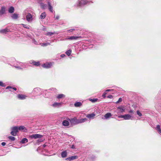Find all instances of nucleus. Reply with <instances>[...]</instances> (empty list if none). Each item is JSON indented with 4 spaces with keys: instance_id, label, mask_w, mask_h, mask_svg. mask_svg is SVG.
<instances>
[{
    "instance_id": "f257e3e1",
    "label": "nucleus",
    "mask_w": 161,
    "mask_h": 161,
    "mask_svg": "<svg viewBox=\"0 0 161 161\" xmlns=\"http://www.w3.org/2000/svg\"><path fill=\"white\" fill-rule=\"evenodd\" d=\"M55 90H56V89L55 88H53L48 90H45L43 92L42 90L39 87H36L34 88L33 89V90L32 92V93L33 95L35 96H36L41 95L42 92L43 93L46 94L47 93L50 92V91H54Z\"/></svg>"
},
{
    "instance_id": "f03ea898",
    "label": "nucleus",
    "mask_w": 161,
    "mask_h": 161,
    "mask_svg": "<svg viewBox=\"0 0 161 161\" xmlns=\"http://www.w3.org/2000/svg\"><path fill=\"white\" fill-rule=\"evenodd\" d=\"M11 129V131L10 134L11 135L14 136L17 135V133L19 131L24 130V132H26L27 131L26 129L24 126H13L12 127Z\"/></svg>"
},
{
    "instance_id": "7ed1b4c3",
    "label": "nucleus",
    "mask_w": 161,
    "mask_h": 161,
    "mask_svg": "<svg viewBox=\"0 0 161 161\" xmlns=\"http://www.w3.org/2000/svg\"><path fill=\"white\" fill-rule=\"evenodd\" d=\"M67 120H69L70 122V126H72L80 124L79 119H78L76 117L70 119L68 118Z\"/></svg>"
},
{
    "instance_id": "20e7f679",
    "label": "nucleus",
    "mask_w": 161,
    "mask_h": 161,
    "mask_svg": "<svg viewBox=\"0 0 161 161\" xmlns=\"http://www.w3.org/2000/svg\"><path fill=\"white\" fill-rule=\"evenodd\" d=\"M88 1L86 0H78L77 5L78 7H82L87 4Z\"/></svg>"
},
{
    "instance_id": "39448f33",
    "label": "nucleus",
    "mask_w": 161,
    "mask_h": 161,
    "mask_svg": "<svg viewBox=\"0 0 161 161\" xmlns=\"http://www.w3.org/2000/svg\"><path fill=\"white\" fill-rule=\"evenodd\" d=\"M119 118H123L125 120L132 119L133 117L129 114H127L124 115H120L118 116Z\"/></svg>"
},
{
    "instance_id": "423d86ee",
    "label": "nucleus",
    "mask_w": 161,
    "mask_h": 161,
    "mask_svg": "<svg viewBox=\"0 0 161 161\" xmlns=\"http://www.w3.org/2000/svg\"><path fill=\"white\" fill-rule=\"evenodd\" d=\"M11 29V28H10L9 26H8L6 28L0 30V33L6 34L7 32H12V31L10 30Z\"/></svg>"
},
{
    "instance_id": "0eeeda50",
    "label": "nucleus",
    "mask_w": 161,
    "mask_h": 161,
    "mask_svg": "<svg viewBox=\"0 0 161 161\" xmlns=\"http://www.w3.org/2000/svg\"><path fill=\"white\" fill-rule=\"evenodd\" d=\"M52 66V64L51 62H47L42 65V66L43 68L46 69L50 68H51Z\"/></svg>"
},
{
    "instance_id": "6e6552de",
    "label": "nucleus",
    "mask_w": 161,
    "mask_h": 161,
    "mask_svg": "<svg viewBox=\"0 0 161 161\" xmlns=\"http://www.w3.org/2000/svg\"><path fill=\"white\" fill-rule=\"evenodd\" d=\"M78 156L76 155L70 157H68L65 158V160L67 161H71L76 159L78 158Z\"/></svg>"
},
{
    "instance_id": "1a4fd4ad",
    "label": "nucleus",
    "mask_w": 161,
    "mask_h": 161,
    "mask_svg": "<svg viewBox=\"0 0 161 161\" xmlns=\"http://www.w3.org/2000/svg\"><path fill=\"white\" fill-rule=\"evenodd\" d=\"M42 136L39 134H33L30 136V137L32 138H39L42 137Z\"/></svg>"
},
{
    "instance_id": "9d476101",
    "label": "nucleus",
    "mask_w": 161,
    "mask_h": 161,
    "mask_svg": "<svg viewBox=\"0 0 161 161\" xmlns=\"http://www.w3.org/2000/svg\"><path fill=\"white\" fill-rule=\"evenodd\" d=\"M26 19L28 22L32 21L33 18L32 15L30 13L28 14L26 16Z\"/></svg>"
},
{
    "instance_id": "9b49d317",
    "label": "nucleus",
    "mask_w": 161,
    "mask_h": 161,
    "mask_svg": "<svg viewBox=\"0 0 161 161\" xmlns=\"http://www.w3.org/2000/svg\"><path fill=\"white\" fill-rule=\"evenodd\" d=\"M30 63L33 64L36 66H39L40 65V62L39 61H36L34 60H31L30 61Z\"/></svg>"
},
{
    "instance_id": "f8f14e48",
    "label": "nucleus",
    "mask_w": 161,
    "mask_h": 161,
    "mask_svg": "<svg viewBox=\"0 0 161 161\" xmlns=\"http://www.w3.org/2000/svg\"><path fill=\"white\" fill-rule=\"evenodd\" d=\"M69 120H67H67H63L62 122L63 125L64 126H69Z\"/></svg>"
},
{
    "instance_id": "ddd939ff",
    "label": "nucleus",
    "mask_w": 161,
    "mask_h": 161,
    "mask_svg": "<svg viewBox=\"0 0 161 161\" xmlns=\"http://www.w3.org/2000/svg\"><path fill=\"white\" fill-rule=\"evenodd\" d=\"M80 37V36H72L66 38V39L69 40H77Z\"/></svg>"
},
{
    "instance_id": "4468645a",
    "label": "nucleus",
    "mask_w": 161,
    "mask_h": 161,
    "mask_svg": "<svg viewBox=\"0 0 161 161\" xmlns=\"http://www.w3.org/2000/svg\"><path fill=\"white\" fill-rule=\"evenodd\" d=\"M5 13V8L4 7H2L0 10V16L2 15Z\"/></svg>"
},
{
    "instance_id": "2eb2a0df",
    "label": "nucleus",
    "mask_w": 161,
    "mask_h": 161,
    "mask_svg": "<svg viewBox=\"0 0 161 161\" xmlns=\"http://www.w3.org/2000/svg\"><path fill=\"white\" fill-rule=\"evenodd\" d=\"M46 16V14L45 12L42 13L40 16L39 19L41 20L44 19Z\"/></svg>"
},
{
    "instance_id": "dca6fc26",
    "label": "nucleus",
    "mask_w": 161,
    "mask_h": 161,
    "mask_svg": "<svg viewBox=\"0 0 161 161\" xmlns=\"http://www.w3.org/2000/svg\"><path fill=\"white\" fill-rule=\"evenodd\" d=\"M26 96L22 94H19L17 96V97L19 99L24 100L26 98Z\"/></svg>"
},
{
    "instance_id": "f3484780",
    "label": "nucleus",
    "mask_w": 161,
    "mask_h": 161,
    "mask_svg": "<svg viewBox=\"0 0 161 161\" xmlns=\"http://www.w3.org/2000/svg\"><path fill=\"white\" fill-rule=\"evenodd\" d=\"M67 155V153L66 151L65 150L63 151H62L61 153V156L62 158H66Z\"/></svg>"
},
{
    "instance_id": "a211bd4d",
    "label": "nucleus",
    "mask_w": 161,
    "mask_h": 161,
    "mask_svg": "<svg viewBox=\"0 0 161 161\" xmlns=\"http://www.w3.org/2000/svg\"><path fill=\"white\" fill-rule=\"evenodd\" d=\"M62 103H56L55 102L52 105V106L54 107H59L61 106Z\"/></svg>"
},
{
    "instance_id": "6ab92c4d",
    "label": "nucleus",
    "mask_w": 161,
    "mask_h": 161,
    "mask_svg": "<svg viewBox=\"0 0 161 161\" xmlns=\"http://www.w3.org/2000/svg\"><path fill=\"white\" fill-rule=\"evenodd\" d=\"M112 114L110 113L106 114L104 116V119H108L110 118L112 116Z\"/></svg>"
},
{
    "instance_id": "aec40b11",
    "label": "nucleus",
    "mask_w": 161,
    "mask_h": 161,
    "mask_svg": "<svg viewBox=\"0 0 161 161\" xmlns=\"http://www.w3.org/2000/svg\"><path fill=\"white\" fill-rule=\"evenodd\" d=\"M95 116V114L94 113H92L91 114H88L86 115V117L89 119L93 118V117Z\"/></svg>"
},
{
    "instance_id": "412c9836",
    "label": "nucleus",
    "mask_w": 161,
    "mask_h": 161,
    "mask_svg": "<svg viewBox=\"0 0 161 161\" xmlns=\"http://www.w3.org/2000/svg\"><path fill=\"white\" fill-rule=\"evenodd\" d=\"M10 89L9 91L11 92H13V90L14 91L17 90V88L15 87H12L10 86H8L6 88V89Z\"/></svg>"
},
{
    "instance_id": "4be33fe9",
    "label": "nucleus",
    "mask_w": 161,
    "mask_h": 161,
    "mask_svg": "<svg viewBox=\"0 0 161 161\" xmlns=\"http://www.w3.org/2000/svg\"><path fill=\"white\" fill-rule=\"evenodd\" d=\"M117 109L119 110V111L121 113H123L125 110V109H124L123 107L122 106L118 107L117 108Z\"/></svg>"
},
{
    "instance_id": "5701e85b",
    "label": "nucleus",
    "mask_w": 161,
    "mask_h": 161,
    "mask_svg": "<svg viewBox=\"0 0 161 161\" xmlns=\"http://www.w3.org/2000/svg\"><path fill=\"white\" fill-rule=\"evenodd\" d=\"M82 105V103L80 102H76L74 104V106L75 107H79Z\"/></svg>"
},
{
    "instance_id": "b1692460",
    "label": "nucleus",
    "mask_w": 161,
    "mask_h": 161,
    "mask_svg": "<svg viewBox=\"0 0 161 161\" xmlns=\"http://www.w3.org/2000/svg\"><path fill=\"white\" fill-rule=\"evenodd\" d=\"M48 8L49 10L52 12H53V8L51 6L50 3L48 2Z\"/></svg>"
},
{
    "instance_id": "393cba45",
    "label": "nucleus",
    "mask_w": 161,
    "mask_h": 161,
    "mask_svg": "<svg viewBox=\"0 0 161 161\" xmlns=\"http://www.w3.org/2000/svg\"><path fill=\"white\" fill-rule=\"evenodd\" d=\"M14 8L13 6L10 7L8 9V12L10 13H12L14 11Z\"/></svg>"
},
{
    "instance_id": "a878e982",
    "label": "nucleus",
    "mask_w": 161,
    "mask_h": 161,
    "mask_svg": "<svg viewBox=\"0 0 161 161\" xmlns=\"http://www.w3.org/2000/svg\"><path fill=\"white\" fill-rule=\"evenodd\" d=\"M12 18L13 19H16L18 18V15L16 14H14L11 16Z\"/></svg>"
},
{
    "instance_id": "bb28decb",
    "label": "nucleus",
    "mask_w": 161,
    "mask_h": 161,
    "mask_svg": "<svg viewBox=\"0 0 161 161\" xmlns=\"http://www.w3.org/2000/svg\"><path fill=\"white\" fill-rule=\"evenodd\" d=\"M79 119L80 124L83 123L87 120V119L86 118L83 119Z\"/></svg>"
},
{
    "instance_id": "cd10ccee",
    "label": "nucleus",
    "mask_w": 161,
    "mask_h": 161,
    "mask_svg": "<svg viewBox=\"0 0 161 161\" xmlns=\"http://www.w3.org/2000/svg\"><path fill=\"white\" fill-rule=\"evenodd\" d=\"M28 142V140L27 139L25 138H23L22 139L21 141V143L24 144Z\"/></svg>"
},
{
    "instance_id": "c85d7f7f",
    "label": "nucleus",
    "mask_w": 161,
    "mask_h": 161,
    "mask_svg": "<svg viewBox=\"0 0 161 161\" xmlns=\"http://www.w3.org/2000/svg\"><path fill=\"white\" fill-rule=\"evenodd\" d=\"M89 100L93 103H94L95 102L97 101L98 100V98H90L89 99Z\"/></svg>"
},
{
    "instance_id": "c756f323",
    "label": "nucleus",
    "mask_w": 161,
    "mask_h": 161,
    "mask_svg": "<svg viewBox=\"0 0 161 161\" xmlns=\"http://www.w3.org/2000/svg\"><path fill=\"white\" fill-rule=\"evenodd\" d=\"M156 129L159 133H161V129L159 125H157Z\"/></svg>"
},
{
    "instance_id": "7c9ffc66",
    "label": "nucleus",
    "mask_w": 161,
    "mask_h": 161,
    "mask_svg": "<svg viewBox=\"0 0 161 161\" xmlns=\"http://www.w3.org/2000/svg\"><path fill=\"white\" fill-rule=\"evenodd\" d=\"M72 52V50L71 49H69L65 53L66 55H67L68 56H69Z\"/></svg>"
},
{
    "instance_id": "2f4dec72",
    "label": "nucleus",
    "mask_w": 161,
    "mask_h": 161,
    "mask_svg": "<svg viewBox=\"0 0 161 161\" xmlns=\"http://www.w3.org/2000/svg\"><path fill=\"white\" fill-rule=\"evenodd\" d=\"M50 45V43H48V42H45V43H42L41 44V45L42 46V47H45L47 46L48 45Z\"/></svg>"
},
{
    "instance_id": "473e14b6",
    "label": "nucleus",
    "mask_w": 161,
    "mask_h": 161,
    "mask_svg": "<svg viewBox=\"0 0 161 161\" xmlns=\"http://www.w3.org/2000/svg\"><path fill=\"white\" fill-rule=\"evenodd\" d=\"M23 63H19V65H20L19 66H14V67L18 69H23V68L21 67L22 64H23Z\"/></svg>"
},
{
    "instance_id": "72a5a7b5",
    "label": "nucleus",
    "mask_w": 161,
    "mask_h": 161,
    "mask_svg": "<svg viewBox=\"0 0 161 161\" xmlns=\"http://www.w3.org/2000/svg\"><path fill=\"white\" fill-rule=\"evenodd\" d=\"M41 6L42 8L44 9L47 8V5L46 4H44L43 3H42L41 4Z\"/></svg>"
},
{
    "instance_id": "f704fd0d",
    "label": "nucleus",
    "mask_w": 161,
    "mask_h": 161,
    "mask_svg": "<svg viewBox=\"0 0 161 161\" xmlns=\"http://www.w3.org/2000/svg\"><path fill=\"white\" fill-rule=\"evenodd\" d=\"M21 25H22L23 26V27L25 28H26L27 29H30V26L29 25L24 24H21Z\"/></svg>"
},
{
    "instance_id": "c9c22d12",
    "label": "nucleus",
    "mask_w": 161,
    "mask_h": 161,
    "mask_svg": "<svg viewBox=\"0 0 161 161\" xmlns=\"http://www.w3.org/2000/svg\"><path fill=\"white\" fill-rule=\"evenodd\" d=\"M56 33L55 32H47L46 35H48L50 36H51L52 35H53V34H56Z\"/></svg>"
},
{
    "instance_id": "e433bc0d",
    "label": "nucleus",
    "mask_w": 161,
    "mask_h": 161,
    "mask_svg": "<svg viewBox=\"0 0 161 161\" xmlns=\"http://www.w3.org/2000/svg\"><path fill=\"white\" fill-rule=\"evenodd\" d=\"M8 138L11 141H14L15 140V138L14 137L11 136H8Z\"/></svg>"
},
{
    "instance_id": "4c0bfd02",
    "label": "nucleus",
    "mask_w": 161,
    "mask_h": 161,
    "mask_svg": "<svg viewBox=\"0 0 161 161\" xmlns=\"http://www.w3.org/2000/svg\"><path fill=\"white\" fill-rule=\"evenodd\" d=\"M32 43H33L34 44H35V45H38V42L36 41L35 39L34 38H33L32 39Z\"/></svg>"
},
{
    "instance_id": "58836bf2",
    "label": "nucleus",
    "mask_w": 161,
    "mask_h": 161,
    "mask_svg": "<svg viewBox=\"0 0 161 161\" xmlns=\"http://www.w3.org/2000/svg\"><path fill=\"white\" fill-rule=\"evenodd\" d=\"M26 37L27 38H29L31 39H32L33 38L32 35L30 34H27L26 35Z\"/></svg>"
},
{
    "instance_id": "ea45409f",
    "label": "nucleus",
    "mask_w": 161,
    "mask_h": 161,
    "mask_svg": "<svg viewBox=\"0 0 161 161\" xmlns=\"http://www.w3.org/2000/svg\"><path fill=\"white\" fill-rule=\"evenodd\" d=\"M64 94H60L58 95L57 96V98L58 99H60V98H61L62 97H64Z\"/></svg>"
},
{
    "instance_id": "a19ab883",
    "label": "nucleus",
    "mask_w": 161,
    "mask_h": 161,
    "mask_svg": "<svg viewBox=\"0 0 161 161\" xmlns=\"http://www.w3.org/2000/svg\"><path fill=\"white\" fill-rule=\"evenodd\" d=\"M0 86L4 87L5 86V85L2 81H0Z\"/></svg>"
},
{
    "instance_id": "79ce46f5",
    "label": "nucleus",
    "mask_w": 161,
    "mask_h": 161,
    "mask_svg": "<svg viewBox=\"0 0 161 161\" xmlns=\"http://www.w3.org/2000/svg\"><path fill=\"white\" fill-rule=\"evenodd\" d=\"M137 114L139 116H142V113L138 110H137L136 111Z\"/></svg>"
},
{
    "instance_id": "37998d69",
    "label": "nucleus",
    "mask_w": 161,
    "mask_h": 161,
    "mask_svg": "<svg viewBox=\"0 0 161 161\" xmlns=\"http://www.w3.org/2000/svg\"><path fill=\"white\" fill-rule=\"evenodd\" d=\"M122 101V98H120L118 99V101L116 102V104H118L120 102H121Z\"/></svg>"
},
{
    "instance_id": "c03bdc74",
    "label": "nucleus",
    "mask_w": 161,
    "mask_h": 161,
    "mask_svg": "<svg viewBox=\"0 0 161 161\" xmlns=\"http://www.w3.org/2000/svg\"><path fill=\"white\" fill-rule=\"evenodd\" d=\"M96 158V157L95 156H92V157H90V159L92 160H94Z\"/></svg>"
},
{
    "instance_id": "a18cd8bd",
    "label": "nucleus",
    "mask_w": 161,
    "mask_h": 161,
    "mask_svg": "<svg viewBox=\"0 0 161 161\" xmlns=\"http://www.w3.org/2000/svg\"><path fill=\"white\" fill-rule=\"evenodd\" d=\"M107 94V92L105 91L104 93L102 95V97H103V98H105L106 97V95Z\"/></svg>"
},
{
    "instance_id": "49530a36",
    "label": "nucleus",
    "mask_w": 161,
    "mask_h": 161,
    "mask_svg": "<svg viewBox=\"0 0 161 161\" xmlns=\"http://www.w3.org/2000/svg\"><path fill=\"white\" fill-rule=\"evenodd\" d=\"M54 18L55 19H58L59 18V16L58 15H57L56 16H54Z\"/></svg>"
},
{
    "instance_id": "de8ad7c7",
    "label": "nucleus",
    "mask_w": 161,
    "mask_h": 161,
    "mask_svg": "<svg viewBox=\"0 0 161 161\" xmlns=\"http://www.w3.org/2000/svg\"><path fill=\"white\" fill-rule=\"evenodd\" d=\"M113 96L111 95H109L107 96V97L109 98L112 99L113 98Z\"/></svg>"
},
{
    "instance_id": "09e8293b",
    "label": "nucleus",
    "mask_w": 161,
    "mask_h": 161,
    "mask_svg": "<svg viewBox=\"0 0 161 161\" xmlns=\"http://www.w3.org/2000/svg\"><path fill=\"white\" fill-rule=\"evenodd\" d=\"M75 30V29H71L68 30V31L69 32H71Z\"/></svg>"
},
{
    "instance_id": "8fccbe9b",
    "label": "nucleus",
    "mask_w": 161,
    "mask_h": 161,
    "mask_svg": "<svg viewBox=\"0 0 161 161\" xmlns=\"http://www.w3.org/2000/svg\"><path fill=\"white\" fill-rule=\"evenodd\" d=\"M6 143L5 142H3L1 143V145H2V146H4L5 145H6Z\"/></svg>"
},
{
    "instance_id": "3c124183",
    "label": "nucleus",
    "mask_w": 161,
    "mask_h": 161,
    "mask_svg": "<svg viewBox=\"0 0 161 161\" xmlns=\"http://www.w3.org/2000/svg\"><path fill=\"white\" fill-rule=\"evenodd\" d=\"M60 56L62 58H64V57L65 56V55L64 54H62Z\"/></svg>"
},
{
    "instance_id": "603ef678",
    "label": "nucleus",
    "mask_w": 161,
    "mask_h": 161,
    "mask_svg": "<svg viewBox=\"0 0 161 161\" xmlns=\"http://www.w3.org/2000/svg\"><path fill=\"white\" fill-rule=\"evenodd\" d=\"M113 90H111V89H107V90H106L105 91L107 92H110V91H113Z\"/></svg>"
},
{
    "instance_id": "864d4df0",
    "label": "nucleus",
    "mask_w": 161,
    "mask_h": 161,
    "mask_svg": "<svg viewBox=\"0 0 161 161\" xmlns=\"http://www.w3.org/2000/svg\"><path fill=\"white\" fill-rule=\"evenodd\" d=\"M129 113H133V111L132 110H130L129 111Z\"/></svg>"
},
{
    "instance_id": "5fc2aeb1",
    "label": "nucleus",
    "mask_w": 161,
    "mask_h": 161,
    "mask_svg": "<svg viewBox=\"0 0 161 161\" xmlns=\"http://www.w3.org/2000/svg\"><path fill=\"white\" fill-rule=\"evenodd\" d=\"M71 148H73V149H75V147L74 145H72V147H71Z\"/></svg>"
},
{
    "instance_id": "6e6d98bb",
    "label": "nucleus",
    "mask_w": 161,
    "mask_h": 161,
    "mask_svg": "<svg viewBox=\"0 0 161 161\" xmlns=\"http://www.w3.org/2000/svg\"><path fill=\"white\" fill-rule=\"evenodd\" d=\"M46 146V145L45 144H44V145H43V146H43V147H45Z\"/></svg>"
},
{
    "instance_id": "4d7b16f0",
    "label": "nucleus",
    "mask_w": 161,
    "mask_h": 161,
    "mask_svg": "<svg viewBox=\"0 0 161 161\" xmlns=\"http://www.w3.org/2000/svg\"><path fill=\"white\" fill-rule=\"evenodd\" d=\"M54 40H53L51 42H50V43H52V42H53L54 41Z\"/></svg>"
},
{
    "instance_id": "13d9d810",
    "label": "nucleus",
    "mask_w": 161,
    "mask_h": 161,
    "mask_svg": "<svg viewBox=\"0 0 161 161\" xmlns=\"http://www.w3.org/2000/svg\"><path fill=\"white\" fill-rule=\"evenodd\" d=\"M12 27H13V26H15V25H12Z\"/></svg>"
}]
</instances>
